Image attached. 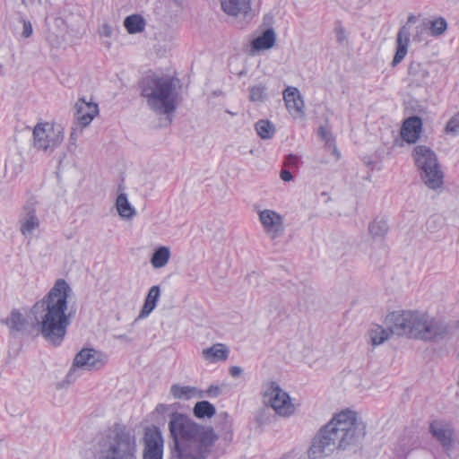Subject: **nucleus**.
I'll use <instances>...</instances> for the list:
<instances>
[{
  "label": "nucleus",
  "mask_w": 459,
  "mask_h": 459,
  "mask_svg": "<svg viewBox=\"0 0 459 459\" xmlns=\"http://www.w3.org/2000/svg\"><path fill=\"white\" fill-rule=\"evenodd\" d=\"M72 288L65 279H57L49 291L30 308L39 334L54 347L65 341L71 325V314L67 313L68 297Z\"/></svg>",
  "instance_id": "f257e3e1"
},
{
  "label": "nucleus",
  "mask_w": 459,
  "mask_h": 459,
  "mask_svg": "<svg viewBox=\"0 0 459 459\" xmlns=\"http://www.w3.org/2000/svg\"><path fill=\"white\" fill-rule=\"evenodd\" d=\"M169 430L171 459H206L219 437L212 428L199 425L179 412L170 414Z\"/></svg>",
  "instance_id": "f03ea898"
},
{
  "label": "nucleus",
  "mask_w": 459,
  "mask_h": 459,
  "mask_svg": "<svg viewBox=\"0 0 459 459\" xmlns=\"http://www.w3.org/2000/svg\"><path fill=\"white\" fill-rule=\"evenodd\" d=\"M366 434L365 425L355 411L337 413L314 437L308 449L309 459H323L335 450H345L357 444Z\"/></svg>",
  "instance_id": "7ed1b4c3"
},
{
  "label": "nucleus",
  "mask_w": 459,
  "mask_h": 459,
  "mask_svg": "<svg viewBox=\"0 0 459 459\" xmlns=\"http://www.w3.org/2000/svg\"><path fill=\"white\" fill-rule=\"evenodd\" d=\"M389 320L397 335L426 342H438L449 338L453 331L449 322L419 311H394Z\"/></svg>",
  "instance_id": "20e7f679"
},
{
  "label": "nucleus",
  "mask_w": 459,
  "mask_h": 459,
  "mask_svg": "<svg viewBox=\"0 0 459 459\" xmlns=\"http://www.w3.org/2000/svg\"><path fill=\"white\" fill-rule=\"evenodd\" d=\"M137 439L126 426L114 423L99 438L94 459H136Z\"/></svg>",
  "instance_id": "39448f33"
},
{
  "label": "nucleus",
  "mask_w": 459,
  "mask_h": 459,
  "mask_svg": "<svg viewBox=\"0 0 459 459\" xmlns=\"http://www.w3.org/2000/svg\"><path fill=\"white\" fill-rule=\"evenodd\" d=\"M140 89L141 96L156 114L170 116L176 111L178 92L172 77L147 75L140 82Z\"/></svg>",
  "instance_id": "423d86ee"
},
{
  "label": "nucleus",
  "mask_w": 459,
  "mask_h": 459,
  "mask_svg": "<svg viewBox=\"0 0 459 459\" xmlns=\"http://www.w3.org/2000/svg\"><path fill=\"white\" fill-rule=\"evenodd\" d=\"M413 155L425 185L433 190L439 188L443 185L444 177L435 152L426 146L418 145Z\"/></svg>",
  "instance_id": "0eeeda50"
},
{
  "label": "nucleus",
  "mask_w": 459,
  "mask_h": 459,
  "mask_svg": "<svg viewBox=\"0 0 459 459\" xmlns=\"http://www.w3.org/2000/svg\"><path fill=\"white\" fill-rule=\"evenodd\" d=\"M64 140V131L60 126L39 123L33 129V145L44 152H52Z\"/></svg>",
  "instance_id": "6e6552de"
},
{
  "label": "nucleus",
  "mask_w": 459,
  "mask_h": 459,
  "mask_svg": "<svg viewBox=\"0 0 459 459\" xmlns=\"http://www.w3.org/2000/svg\"><path fill=\"white\" fill-rule=\"evenodd\" d=\"M264 402L271 406L277 414L290 416L294 411V405L291 403L288 393L284 392L276 382H271L264 393Z\"/></svg>",
  "instance_id": "1a4fd4ad"
},
{
  "label": "nucleus",
  "mask_w": 459,
  "mask_h": 459,
  "mask_svg": "<svg viewBox=\"0 0 459 459\" xmlns=\"http://www.w3.org/2000/svg\"><path fill=\"white\" fill-rule=\"evenodd\" d=\"M164 438L159 428H148L143 436V459H163Z\"/></svg>",
  "instance_id": "9d476101"
},
{
  "label": "nucleus",
  "mask_w": 459,
  "mask_h": 459,
  "mask_svg": "<svg viewBox=\"0 0 459 459\" xmlns=\"http://www.w3.org/2000/svg\"><path fill=\"white\" fill-rule=\"evenodd\" d=\"M105 363L102 353L91 348H84L76 354L67 377L72 376V371L74 370V368L88 370L100 369Z\"/></svg>",
  "instance_id": "9b49d317"
},
{
  "label": "nucleus",
  "mask_w": 459,
  "mask_h": 459,
  "mask_svg": "<svg viewBox=\"0 0 459 459\" xmlns=\"http://www.w3.org/2000/svg\"><path fill=\"white\" fill-rule=\"evenodd\" d=\"M259 221L264 232L271 239H276L284 233L283 218L275 211L265 209L259 212Z\"/></svg>",
  "instance_id": "f8f14e48"
},
{
  "label": "nucleus",
  "mask_w": 459,
  "mask_h": 459,
  "mask_svg": "<svg viewBox=\"0 0 459 459\" xmlns=\"http://www.w3.org/2000/svg\"><path fill=\"white\" fill-rule=\"evenodd\" d=\"M37 204L34 199L29 200L23 205L19 215L20 231L24 237L31 236L39 226L36 209Z\"/></svg>",
  "instance_id": "ddd939ff"
},
{
  "label": "nucleus",
  "mask_w": 459,
  "mask_h": 459,
  "mask_svg": "<svg viewBox=\"0 0 459 459\" xmlns=\"http://www.w3.org/2000/svg\"><path fill=\"white\" fill-rule=\"evenodd\" d=\"M416 22V17L414 15H410L408 17L406 24L402 26L397 33L396 38V52L392 61V65L396 66L400 64L403 58L405 57L408 51V45L410 41V34H411V23H414Z\"/></svg>",
  "instance_id": "4468645a"
},
{
  "label": "nucleus",
  "mask_w": 459,
  "mask_h": 459,
  "mask_svg": "<svg viewBox=\"0 0 459 459\" xmlns=\"http://www.w3.org/2000/svg\"><path fill=\"white\" fill-rule=\"evenodd\" d=\"M429 432L442 446L444 450L448 451L452 448L454 442V430L448 423L443 420H433L429 424Z\"/></svg>",
  "instance_id": "2eb2a0df"
},
{
  "label": "nucleus",
  "mask_w": 459,
  "mask_h": 459,
  "mask_svg": "<svg viewBox=\"0 0 459 459\" xmlns=\"http://www.w3.org/2000/svg\"><path fill=\"white\" fill-rule=\"evenodd\" d=\"M74 108V117L82 127L89 126L99 113L98 104L87 101L84 97L77 100Z\"/></svg>",
  "instance_id": "dca6fc26"
},
{
  "label": "nucleus",
  "mask_w": 459,
  "mask_h": 459,
  "mask_svg": "<svg viewBox=\"0 0 459 459\" xmlns=\"http://www.w3.org/2000/svg\"><path fill=\"white\" fill-rule=\"evenodd\" d=\"M422 128V120L418 116H412L407 118L402 126V138L408 143H414L420 138Z\"/></svg>",
  "instance_id": "f3484780"
},
{
  "label": "nucleus",
  "mask_w": 459,
  "mask_h": 459,
  "mask_svg": "<svg viewBox=\"0 0 459 459\" xmlns=\"http://www.w3.org/2000/svg\"><path fill=\"white\" fill-rule=\"evenodd\" d=\"M408 75L411 81L417 86H423L427 83L429 77V71L427 63H420L419 61H411L408 66Z\"/></svg>",
  "instance_id": "a211bd4d"
},
{
  "label": "nucleus",
  "mask_w": 459,
  "mask_h": 459,
  "mask_svg": "<svg viewBox=\"0 0 459 459\" xmlns=\"http://www.w3.org/2000/svg\"><path fill=\"white\" fill-rule=\"evenodd\" d=\"M283 100L289 111L303 112L304 100L298 88L288 86L283 91Z\"/></svg>",
  "instance_id": "6ab92c4d"
},
{
  "label": "nucleus",
  "mask_w": 459,
  "mask_h": 459,
  "mask_svg": "<svg viewBox=\"0 0 459 459\" xmlns=\"http://www.w3.org/2000/svg\"><path fill=\"white\" fill-rule=\"evenodd\" d=\"M391 314L392 313H390L386 316V325H387L386 329L381 325H377L369 330L368 335H369L370 342L373 346H377V345L384 343L386 340H388V338L390 337L391 334L397 335L396 333L392 331L394 323L389 320Z\"/></svg>",
  "instance_id": "aec40b11"
},
{
  "label": "nucleus",
  "mask_w": 459,
  "mask_h": 459,
  "mask_svg": "<svg viewBox=\"0 0 459 459\" xmlns=\"http://www.w3.org/2000/svg\"><path fill=\"white\" fill-rule=\"evenodd\" d=\"M222 11L230 16L246 14L251 9V0H221Z\"/></svg>",
  "instance_id": "412c9836"
},
{
  "label": "nucleus",
  "mask_w": 459,
  "mask_h": 459,
  "mask_svg": "<svg viewBox=\"0 0 459 459\" xmlns=\"http://www.w3.org/2000/svg\"><path fill=\"white\" fill-rule=\"evenodd\" d=\"M202 354L205 360L215 363L224 361L228 359L229 349L223 343H216L209 348L204 349Z\"/></svg>",
  "instance_id": "4be33fe9"
},
{
  "label": "nucleus",
  "mask_w": 459,
  "mask_h": 459,
  "mask_svg": "<svg viewBox=\"0 0 459 459\" xmlns=\"http://www.w3.org/2000/svg\"><path fill=\"white\" fill-rule=\"evenodd\" d=\"M160 296V289L158 285L151 287L145 298L143 306L139 313L137 319L146 318L156 307Z\"/></svg>",
  "instance_id": "5701e85b"
},
{
  "label": "nucleus",
  "mask_w": 459,
  "mask_h": 459,
  "mask_svg": "<svg viewBox=\"0 0 459 459\" xmlns=\"http://www.w3.org/2000/svg\"><path fill=\"white\" fill-rule=\"evenodd\" d=\"M3 323L13 333H22L27 325L26 317L17 309H13Z\"/></svg>",
  "instance_id": "b1692460"
},
{
  "label": "nucleus",
  "mask_w": 459,
  "mask_h": 459,
  "mask_svg": "<svg viewBox=\"0 0 459 459\" xmlns=\"http://www.w3.org/2000/svg\"><path fill=\"white\" fill-rule=\"evenodd\" d=\"M123 24L129 34H137L145 30L146 21L141 14L134 13L126 16Z\"/></svg>",
  "instance_id": "393cba45"
},
{
  "label": "nucleus",
  "mask_w": 459,
  "mask_h": 459,
  "mask_svg": "<svg viewBox=\"0 0 459 459\" xmlns=\"http://www.w3.org/2000/svg\"><path fill=\"white\" fill-rule=\"evenodd\" d=\"M276 35L273 29L265 30L262 35L255 38L251 45L255 50H264L273 48L275 43Z\"/></svg>",
  "instance_id": "a878e982"
},
{
  "label": "nucleus",
  "mask_w": 459,
  "mask_h": 459,
  "mask_svg": "<svg viewBox=\"0 0 459 459\" xmlns=\"http://www.w3.org/2000/svg\"><path fill=\"white\" fill-rule=\"evenodd\" d=\"M170 394L176 399H190L195 396L202 397L203 392L196 387L188 385H180L174 384L170 387Z\"/></svg>",
  "instance_id": "bb28decb"
},
{
  "label": "nucleus",
  "mask_w": 459,
  "mask_h": 459,
  "mask_svg": "<svg viewBox=\"0 0 459 459\" xmlns=\"http://www.w3.org/2000/svg\"><path fill=\"white\" fill-rule=\"evenodd\" d=\"M116 207L119 216L125 219H131L136 213L135 209L131 205L125 193H121L117 195Z\"/></svg>",
  "instance_id": "cd10ccee"
},
{
  "label": "nucleus",
  "mask_w": 459,
  "mask_h": 459,
  "mask_svg": "<svg viewBox=\"0 0 459 459\" xmlns=\"http://www.w3.org/2000/svg\"><path fill=\"white\" fill-rule=\"evenodd\" d=\"M169 257V248L167 247H160L153 252L151 264L154 268H161L168 264Z\"/></svg>",
  "instance_id": "c85d7f7f"
},
{
  "label": "nucleus",
  "mask_w": 459,
  "mask_h": 459,
  "mask_svg": "<svg viewBox=\"0 0 459 459\" xmlns=\"http://www.w3.org/2000/svg\"><path fill=\"white\" fill-rule=\"evenodd\" d=\"M194 415L198 419L212 418L215 413V407L208 401L197 402L193 408Z\"/></svg>",
  "instance_id": "c756f323"
},
{
  "label": "nucleus",
  "mask_w": 459,
  "mask_h": 459,
  "mask_svg": "<svg viewBox=\"0 0 459 459\" xmlns=\"http://www.w3.org/2000/svg\"><path fill=\"white\" fill-rule=\"evenodd\" d=\"M255 129L257 134L264 140L273 138L275 134L274 125L271 121L265 119L258 120L255 125Z\"/></svg>",
  "instance_id": "7c9ffc66"
},
{
  "label": "nucleus",
  "mask_w": 459,
  "mask_h": 459,
  "mask_svg": "<svg viewBox=\"0 0 459 459\" xmlns=\"http://www.w3.org/2000/svg\"><path fill=\"white\" fill-rule=\"evenodd\" d=\"M388 223L384 218H376L368 226L373 238H383L388 231Z\"/></svg>",
  "instance_id": "2f4dec72"
},
{
  "label": "nucleus",
  "mask_w": 459,
  "mask_h": 459,
  "mask_svg": "<svg viewBox=\"0 0 459 459\" xmlns=\"http://www.w3.org/2000/svg\"><path fill=\"white\" fill-rule=\"evenodd\" d=\"M267 99V87L260 82L249 88V100L252 102H264Z\"/></svg>",
  "instance_id": "473e14b6"
},
{
  "label": "nucleus",
  "mask_w": 459,
  "mask_h": 459,
  "mask_svg": "<svg viewBox=\"0 0 459 459\" xmlns=\"http://www.w3.org/2000/svg\"><path fill=\"white\" fill-rule=\"evenodd\" d=\"M447 29V22L443 17L433 20L430 23V33L432 36L438 37L445 33Z\"/></svg>",
  "instance_id": "72a5a7b5"
},
{
  "label": "nucleus",
  "mask_w": 459,
  "mask_h": 459,
  "mask_svg": "<svg viewBox=\"0 0 459 459\" xmlns=\"http://www.w3.org/2000/svg\"><path fill=\"white\" fill-rule=\"evenodd\" d=\"M445 130L449 134H459V111L448 120Z\"/></svg>",
  "instance_id": "f704fd0d"
},
{
  "label": "nucleus",
  "mask_w": 459,
  "mask_h": 459,
  "mask_svg": "<svg viewBox=\"0 0 459 459\" xmlns=\"http://www.w3.org/2000/svg\"><path fill=\"white\" fill-rule=\"evenodd\" d=\"M205 393H206V394L209 397L214 398V397H218L221 394V390L220 386L214 385H211L206 389Z\"/></svg>",
  "instance_id": "c9c22d12"
},
{
  "label": "nucleus",
  "mask_w": 459,
  "mask_h": 459,
  "mask_svg": "<svg viewBox=\"0 0 459 459\" xmlns=\"http://www.w3.org/2000/svg\"><path fill=\"white\" fill-rule=\"evenodd\" d=\"M31 34H32L31 23L28 21H23V30H22L23 37L29 38L31 36Z\"/></svg>",
  "instance_id": "e433bc0d"
},
{
  "label": "nucleus",
  "mask_w": 459,
  "mask_h": 459,
  "mask_svg": "<svg viewBox=\"0 0 459 459\" xmlns=\"http://www.w3.org/2000/svg\"><path fill=\"white\" fill-rule=\"evenodd\" d=\"M299 157L294 154L287 155L285 159V165L287 166H295L298 163Z\"/></svg>",
  "instance_id": "4c0bfd02"
},
{
  "label": "nucleus",
  "mask_w": 459,
  "mask_h": 459,
  "mask_svg": "<svg viewBox=\"0 0 459 459\" xmlns=\"http://www.w3.org/2000/svg\"><path fill=\"white\" fill-rule=\"evenodd\" d=\"M229 373L232 377H238L243 373V369L238 366H232L230 368Z\"/></svg>",
  "instance_id": "58836bf2"
},
{
  "label": "nucleus",
  "mask_w": 459,
  "mask_h": 459,
  "mask_svg": "<svg viewBox=\"0 0 459 459\" xmlns=\"http://www.w3.org/2000/svg\"><path fill=\"white\" fill-rule=\"evenodd\" d=\"M336 39L339 43H342L345 39V30L342 26L335 29Z\"/></svg>",
  "instance_id": "ea45409f"
},
{
  "label": "nucleus",
  "mask_w": 459,
  "mask_h": 459,
  "mask_svg": "<svg viewBox=\"0 0 459 459\" xmlns=\"http://www.w3.org/2000/svg\"><path fill=\"white\" fill-rule=\"evenodd\" d=\"M280 177L285 182H290L293 178L291 172L288 169H281Z\"/></svg>",
  "instance_id": "a19ab883"
},
{
  "label": "nucleus",
  "mask_w": 459,
  "mask_h": 459,
  "mask_svg": "<svg viewBox=\"0 0 459 459\" xmlns=\"http://www.w3.org/2000/svg\"><path fill=\"white\" fill-rule=\"evenodd\" d=\"M439 220V218L432 217L427 221V228L428 230L432 228V224L436 223V221Z\"/></svg>",
  "instance_id": "79ce46f5"
},
{
  "label": "nucleus",
  "mask_w": 459,
  "mask_h": 459,
  "mask_svg": "<svg viewBox=\"0 0 459 459\" xmlns=\"http://www.w3.org/2000/svg\"><path fill=\"white\" fill-rule=\"evenodd\" d=\"M77 134H78L77 130L73 129V131L71 132V135H70L71 139L75 141L77 138Z\"/></svg>",
  "instance_id": "37998d69"
},
{
  "label": "nucleus",
  "mask_w": 459,
  "mask_h": 459,
  "mask_svg": "<svg viewBox=\"0 0 459 459\" xmlns=\"http://www.w3.org/2000/svg\"><path fill=\"white\" fill-rule=\"evenodd\" d=\"M116 338L119 339V340H126V341L128 340V338L126 334H119V335L116 336Z\"/></svg>",
  "instance_id": "c03bdc74"
},
{
  "label": "nucleus",
  "mask_w": 459,
  "mask_h": 459,
  "mask_svg": "<svg viewBox=\"0 0 459 459\" xmlns=\"http://www.w3.org/2000/svg\"><path fill=\"white\" fill-rule=\"evenodd\" d=\"M319 134L322 135L323 138H325V132H324V129L321 127L320 130H319Z\"/></svg>",
  "instance_id": "a18cd8bd"
},
{
  "label": "nucleus",
  "mask_w": 459,
  "mask_h": 459,
  "mask_svg": "<svg viewBox=\"0 0 459 459\" xmlns=\"http://www.w3.org/2000/svg\"><path fill=\"white\" fill-rule=\"evenodd\" d=\"M106 36H108L109 33H108V30H105Z\"/></svg>",
  "instance_id": "49530a36"
},
{
  "label": "nucleus",
  "mask_w": 459,
  "mask_h": 459,
  "mask_svg": "<svg viewBox=\"0 0 459 459\" xmlns=\"http://www.w3.org/2000/svg\"><path fill=\"white\" fill-rule=\"evenodd\" d=\"M106 36H108L109 33H108V30H105Z\"/></svg>",
  "instance_id": "de8ad7c7"
},
{
  "label": "nucleus",
  "mask_w": 459,
  "mask_h": 459,
  "mask_svg": "<svg viewBox=\"0 0 459 459\" xmlns=\"http://www.w3.org/2000/svg\"><path fill=\"white\" fill-rule=\"evenodd\" d=\"M176 3L178 1V0H174Z\"/></svg>",
  "instance_id": "09e8293b"
},
{
  "label": "nucleus",
  "mask_w": 459,
  "mask_h": 459,
  "mask_svg": "<svg viewBox=\"0 0 459 459\" xmlns=\"http://www.w3.org/2000/svg\"><path fill=\"white\" fill-rule=\"evenodd\" d=\"M458 243H459V241H458Z\"/></svg>",
  "instance_id": "8fccbe9b"
}]
</instances>
